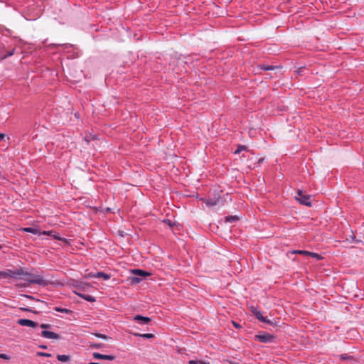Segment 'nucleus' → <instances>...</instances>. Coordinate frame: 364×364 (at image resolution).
Masks as SVG:
<instances>
[{
  "instance_id": "obj_30",
  "label": "nucleus",
  "mask_w": 364,
  "mask_h": 364,
  "mask_svg": "<svg viewBox=\"0 0 364 364\" xmlns=\"http://www.w3.org/2000/svg\"><path fill=\"white\" fill-rule=\"evenodd\" d=\"M239 220L238 217L237 216H229L225 218V220L227 222H234L237 221Z\"/></svg>"
},
{
  "instance_id": "obj_5",
  "label": "nucleus",
  "mask_w": 364,
  "mask_h": 364,
  "mask_svg": "<svg viewBox=\"0 0 364 364\" xmlns=\"http://www.w3.org/2000/svg\"><path fill=\"white\" fill-rule=\"evenodd\" d=\"M295 199L301 204L306 206H311V197L309 195H304L301 190H298Z\"/></svg>"
},
{
  "instance_id": "obj_2",
  "label": "nucleus",
  "mask_w": 364,
  "mask_h": 364,
  "mask_svg": "<svg viewBox=\"0 0 364 364\" xmlns=\"http://www.w3.org/2000/svg\"><path fill=\"white\" fill-rule=\"evenodd\" d=\"M21 275L26 276V278H22L23 280L28 282V284H38L42 287H46L49 284L54 285L56 284L53 280L44 279L43 277L30 273L23 269V274Z\"/></svg>"
},
{
  "instance_id": "obj_3",
  "label": "nucleus",
  "mask_w": 364,
  "mask_h": 364,
  "mask_svg": "<svg viewBox=\"0 0 364 364\" xmlns=\"http://www.w3.org/2000/svg\"><path fill=\"white\" fill-rule=\"evenodd\" d=\"M23 274V269L19 268L16 270L11 269H6L4 271H0V279H7V278H17V276H19Z\"/></svg>"
},
{
  "instance_id": "obj_23",
  "label": "nucleus",
  "mask_w": 364,
  "mask_h": 364,
  "mask_svg": "<svg viewBox=\"0 0 364 364\" xmlns=\"http://www.w3.org/2000/svg\"><path fill=\"white\" fill-rule=\"evenodd\" d=\"M134 336H139V337H141L144 338H151L154 337V334H152V333H144V334L134 333Z\"/></svg>"
},
{
  "instance_id": "obj_36",
  "label": "nucleus",
  "mask_w": 364,
  "mask_h": 364,
  "mask_svg": "<svg viewBox=\"0 0 364 364\" xmlns=\"http://www.w3.org/2000/svg\"><path fill=\"white\" fill-rule=\"evenodd\" d=\"M0 358L9 360L11 359V356L5 353H0Z\"/></svg>"
},
{
  "instance_id": "obj_16",
  "label": "nucleus",
  "mask_w": 364,
  "mask_h": 364,
  "mask_svg": "<svg viewBox=\"0 0 364 364\" xmlns=\"http://www.w3.org/2000/svg\"><path fill=\"white\" fill-rule=\"evenodd\" d=\"M260 321L271 325L272 326H278L277 321L274 320H270L267 316H264V320Z\"/></svg>"
},
{
  "instance_id": "obj_4",
  "label": "nucleus",
  "mask_w": 364,
  "mask_h": 364,
  "mask_svg": "<svg viewBox=\"0 0 364 364\" xmlns=\"http://www.w3.org/2000/svg\"><path fill=\"white\" fill-rule=\"evenodd\" d=\"M276 339V336L268 333H263L257 334L254 337L255 341H259L263 343H270L274 342Z\"/></svg>"
},
{
  "instance_id": "obj_24",
  "label": "nucleus",
  "mask_w": 364,
  "mask_h": 364,
  "mask_svg": "<svg viewBox=\"0 0 364 364\" xmlns=\"http://www.w3.org/2000/svg\"><path fill=\"white\" fill-rule=\"evenodd\" d=\"M341 360H353V357L351 355H349L348 354H342L340 356Z\"/></svg>"
},
{
  "instance_id": "obj_20",
  "label": "nucleus",
  "mask_w": 364,
  "mask_h": 364,
  "mask_svg": "<svg viewBox=\"0 0 364 364\" xmlns=\"http://www.w3.org/2000/svg\"><path fill=\"white\" fill-rule=\"evenodd\" d=\"M128 279L132 285L138 284L141 281V279L138 277H129Z\"/></svg>"
},
{
  "instance_id": "obj_11",
  "label": "nucleus",
  "mask_w": 364,
  "mask_h": 364,
  "mask_svg": "<svg viewBox=\"0 0 364 364\" xmlns=\"http://www.w3.org/2000/svg\"><path fill=\"white\" fill-rule=\"evenodd\" d=\"M116 231H112V233L119 237H124V236H130L132 235L133 229H127L128 232H125L122 229H114Z\"/></svg>"
},
{
  "instance_id": "obj_44",
  "label": "nucleus",
  "mask_w": 364,
  "mask_h": 364,
  "mask_svg": "<svg viewBox=\"0 0 364 364\" xmlns=\"http://www.w3.org/2000/svg\"><path fill=\"white\" fill-rule=\"evenodd\" d=\"M229 363H230V364H239L237 362L232 361V360L230 361Z\"/></svg>"
},
{
  "instance_id": "obj_1",
  "label": "nucleus",
  "mask_w": 364,
  "mask_h": 364,
  "mask_svg": "<svg viewBox=\"0 0 364 364\" xmlns=\"http://www.w3.org/2000/svg\"><path fill=\"white\" fill-rule=\"evenodd\" d=\"M19 230H23L24 232L32 233L33 235H43L50 236L55 240L63 242L64 247L70 246L71 241H72L71 239H68V238L61 237L60 235L59 232H58L57 231L53 230H48V231H46V230L41 231V229H19Z\"/></svg>"
},
{
  "instance_id": "obj_45",
  "label": "nucleus",
  "mask_w": 364,
  "mask_h": 364,
  "mask_svg": "<svg viewBox=\"0 0 364 364\" xmlns=\"http://www.w3.org/2000/svg\"><path fill=\"white\" fill-rule=\"evenodd\" d=\"M262 237H266V238H268V237H269V236H265V237L262 236Z\"/></svg>"
},
{
  "instance_id": "obj_9",
  "label": "nucleus",
  "mask_w": 364,
  "mask_h": 364,
  "mask_svg": "<svg viewBox=\"0 0 364 364\" xmlns=\"http://www.w3.org/2000/svg\"><path fill=\"white\" fill-rule=\"evenodd\" d=\"M41 336L46 338L49 339H60V336L55 332L43 330L41 333Z\"/></svg>"
},
{
  "instance_id": "obj_34",
  "label": "nucleus",
  "mask_w": 364,
  "mask_h": 364,
  "mask_svg": "<svg viewBox=\"0 0 364 364\" xmlns=\"http://www.w3.org/2000/svg\"><path fill=\"white\" fill-rule=\"evenodd\" d=\"M90 346L92 348L99 349L103 346L102 343H91Z\"/></svg>"
},
{
  "instance_id": "obj_19",
  "label": "nucleus",
  "mask_w": 364,
  "mask_h": 364,
  "mask_svg": "<svg viewBox=\"0 0 364 364\" xmlns=\"http://www.w3.org/2000/svg\"><path fill=\"white\" fill-rule=\"evenodd\" d=\"M54 310L58 311V312H60V313H65V314H73V311L72 310L68 309H65V308H62V307H60V306H55L54 308Z\"/></svg>"
},
{
  "instance_id": "obj_21",
  "label": "nucleus",
  "mask_w": 364,
  "mask_h": 364,
  "mask_svg": "<svg viewBox=\"0 0 364 364\" xmlns=\"http://www.w3.org/2000/svg\"><path fill=\"white\" fill-rule=\"evenodd\" d=\"M350 236V238H346V240H348L350 241V242H362V240L360 238V239H357L353 231L351 230V235H349Z\"/></svg>"
},
{
  "instance_id": "obj_28",
  "label": "nucleus",
  "mask_w": 364,
  "mask_h": 364,
  "mask_svg": "<svg viewBox=\"0 0 364 364\" xmlns=\"http://www.w3.org/2000/svg\"><path fill=\"white\" fill-rule=\"evenodd\" d=\"M188 364H210L209 362L204 361V360H189Z\"/></svg>"
},
{
  "instance_id": "obj_14",
  "label": "nucleus",
  "mask_w": 364,
  "mask_h": 364,
  "mask_svg": "<svg viewBox=\"0 0 364 364\" xmlns=\"http://www.w3.org/2000/svg\"><path fill=\"white\" fill-rule=\"evenodd\" d=\"M78 296H80V298L85 299V301H89V302H95L96 301V299L95 297L91 296V295H89V294H81V293H75Z\"/></svg>"
},
{
  "instance_id": "obj_8",
  "label": "nucleus",
  "mask_w": 364,
  "mask_h": 364,
  "mask_svg": "<svg viewBox=\"0 0 364 364\" xmlns=\"http://www.w3.org/2000/svg\"><path fill=\"white\" fill-rule=\"evenodd\" d=\"M133 320L141 325L149 324L151 321V318L150 317L144 316L139 314L134 316Z\"/></svg>"
},
{
  "instance_id": "obj_35",
  "label": "nucleus",
  "mask_w": 364,
  "mask_h": 364,
  "mask_svg": "<svg viewBox=\"0 0 364 364\" xmlns=\"http://www.w3.org/2000/svg\"><path fill=\"white\" fill-rule=\"evenodd\" d=\"M246 147L245 146H239L237 149L235 151V154H240L242 150H245Z\"/></svg>"
},
{
  "instance_id": "obj_18",
  "label": "nucleus",
  "mask_w": 364,
  "mask_h": 364,
  "mask_svg": "<svg viewBox=\"0 0 364 364\" xmlns=\"http://www.w3.org/2000/svg\"><path fill=\"white\" fill-rule=\"evenodd\" d=\"M90 284L87 282H80L79 284L76 285L75 287L79 290H85L90 287Z\"/></svg>"
},
{
  "instance_id": "obj_32",
  "label": "nucleus",
  "mask_w": 364,
  "mask_h": 364,
  "mask_svg": "<svg viewBox=\"0 0 364 364\" xmlns=\"http://www.w3.org/2000/svg\"><path fill=\"white\" fill-rule=\"evenodd\" d=\"M36 355L39 356V357H50L51 354L48 353H44V352H38L36 353Z\"/></svg>"
},
{
  "instance_id": "obj_17",
  "label": "nucleus",
  "mask_w": 364,
  "mask_h": 364,
  "mask_svg": "<svg viewBox=\"0 0 364 364\" xmlns=\"http://www.w3.org/2000/svg\"><path fill=\"white\" fill-rule=\"evenodd\" d=\"M97 278H102L105 280H108L110 279L111 275L103 272H98L96 273Z\"/></svg>"
},
{
  "instance_id": "obj_10",
  "label": "nucleus",
  "mask_w": 364,
  "mask_h": 364,
  "mask_svg": "<svg viewBox=\"0 0 364 364\" xmlns=\"http://www.w3.org/2000/svg\"><path fill=\"white\" fill-rule=\"evenodd\" d=\"M93 358L95 359L114 360L116 358L115 355H104L97 352H95L92 354Z\"/></svg>"
},
{
  "instance_id": "obj_12",
  "label": "nucleus",
  "mask_w": 364,
  "mask_h": 364,
  "mask_svg": "<svg viewBox=\"0 0 364 364\" xmlns=\"http://www.w3.org/2000/svg\"><path fill=\"white\" fill-rule=\"evenodd\" d=\"M250 311L259 321L264 320L262 312L257 307L251 306Z\"/></svg>"
},
{
  "instance_id": "obj_13",
  "label": "nucleus",
  "mask_w": 364,
  "mask_h": 364,
  "mask_svg": "<svg viewBox=\"0 0 364 364\" xmlns=\"http://www.w3.org/2000/svg\"><path fill=\"white\" fill-rule=\"evenodd\" d=\"M132 272L135 275L143 277H146L151 275V273H149L146 271L142 270V269H134L132 270Z\"/></svg>"
},
{
  "instance_id": "obj_6",
  "label": "nucleus",
  "mask_w": 364,
  "mask_h": 364,
  "mask_svg": "<svg viewBox=\"0 0 364 364\" xmlns=\"http://www.w3.org/2000/svg\"><path fill=\"white\" fill-rule=\"evenodd\" d=\"M17 323L21 326H28L31 328H36L38 326V323L27 318H20L17 321Z\"/></svg>"
},
{
  "instance_id": "obj_26",
  "label": "nucleus",
  "mask_w": 364,
  "mask_h": 364,
  "mask_svg": "<svg viewBox=\"0 0 364 364\" xmlns=\"http://www.w3.org/2000/svg\"><path fill=\"white\" fill-rule=\"evenodd\" d=\"M22 296H24L26 298H28L29 299H31V300H36L37 301H41L42 302L43 304L45 305H48L46 302L43 301H41L40 299H36L34 296H31V295H27V294H22L21 295Z\"/></svg>"
},
{
  "instance_id": "obj_22",
  "label": "nucleus",
  "mask_w": 364,
  "mask_h": 364,
  "mask_svg": "<svg viewBox=\"0 0 364 364\" xmlns=\"http://www.w3.org/2000/svg\"><path fill=\"white\" fill-rule=\"evenodd\" d=\"M57 359L60 362H67L70 360V358L68 355H58Z\"/></svg>"
},
{
  "instance_id": "obj_31",
  "label": "nucleus",
  "mask_w": 364,
  "mask_h": 364,
  "mask_svg": "<svg viewBox=\"0 0 364 364\" xmlns=\"http://www.w3.org/2000/svg\"><path fill=\"white\" fill-rule=\"evenodd\" d=\"M95 336L97 338H102V339H104V340H107V339L110 338V337H109L108 336H107L105 334L100 333H95Z\"/></svg>"
},
{
  "instance_id": "obj_46",
  "label": "nucleus",
  "mask_w": 364,
  "mask_h": 364,
  "mask_svg": "<svg viewBox=\"0 0 364 364\" xmlns=\"http://www.w3.org/2000/svg\"><path fill=\"white\" fill-rule=\"evenodd\" d=\"M3 248V246L1 245H0V250H1Z\"/></svg>"
},
{
  "instance_id": "obj_29",
  "label": "nucleus",
  "mask_w": 364,
  "mask_h": 364,
  "mask_svg": "<svg viewBox=\"0 0 364 364\" xmlns=\"http://www.w3.org/2000/svg\"><path fill=\"white\" fill-rule=\"evenodd\" d=\"M218 199H214V200H206L205 203L208 206H213L217 204Z\"/></svg>"
},
{
  "instance_id": "obj_43",
  "label": "nucleus",
  "mask_w": 364,
  "mask_h": 364,
  "mask_svg": "<svg viewBox=\"0 0 364 364\" xmlns=\"http://www.w3.org/2000/svg\"><path fill=\"white\" fill-rule=\"evenodd\" d=\"M40 348L42 349H47L48 347L46 345H42V346H40Z\"/></svg>"
},
{
  "instance_id": "obj_33",
  "label": "nucleus",
  "mask_w": 364,
  "mask_h": 364,
  "mask_svg": "<svg viewBox=\"0 0 364 364\" xmlns=\"http://www.w3.org/2000/svg\"><path fill=\"white\" fill-rule=\"evenodd\" d=\"M41 328L44 329V330H46V329H49V328H52V325L51 324H48V323H42L41 325H38Z\"/></svg>"
},
{
  "instance_id": "obj_37",
  "label": "nucleus",
  "mask_w": 364,
  "mask_h": 364,
  "mask_svg": "<svg viewBox=\"0 0 364 364\" xmlns=\"http://www.w3.org/2000/svg\"><path fill=\"white\" fill-rule=\"evenodd\" d=\"M172 233L173 235H175L176 236H177L178 235H181L180 233V230L181 229H178V228H176V229H171Z\"/></svg>"
},
{
  "instance_id": "obj_41",
  "label": "nucleus",
  "mask_w": 364,
  "mask_h": 364,
  "mask_svg": "<svg viewBox=\"0 0 364 364\" xmlns=\"http://www.w3.org/2000/svg\"><path fill=\"white\" fill-rule=\"evenodd\" d=\"M14 50H11V51L9 52L7 55H6L5 56H4V57L2 58V59H4V58H6V57H8V56H11V55L14 54Z\"/></svg>"
},
{
  "instance_id": "obj_27",
  "label": "nucleus",
  "mask_w": 364,
  "mask_h": 364,
  "mask_svg": "<svg viewBox=\"0 0 364 364\" xmlns=\"http://www.w3.org/2000/svg\"><path fill=\"white\" fill-rule=\"evenodd\" d=\"M308 256H311L312 258H315L317 260H320L322 259L321 255H320L319 254L316 253V252H309V254L308 255Z\"/></svg>"
},
{
  "instance_id": "obj_7",
  "label": "nucleus",
  "mask_w": 364,
  "mask_h": 364,
  "mask_svg": "<svg viewBox=\"0 0 364 364\" xmlns=\"http://www.w3.org/2000/svg\"><path fill=\"white\" fill-rule=\"evenodd\" d=\"M214 232L225 240L231 239L232 229H215Z\"/></svg>"
},
{
  "instance_id": "obj_40",
  "label": "nucleus",
  "mask_w": 364,
  "mask_h": 364,
  "mask_svg": "<svg viewBox=\"0 0 364 364\" xmlns=\"http://www.w3.org/2000/svg\"><path fill=\"white\" fill-rule=\"evenodd\" d=\"M262 69H263L264 70H273L274 67L273 66H262Z\"/></svg>"
},
{
  "instance_id": "obj_38",
  "label": "nucleus",
  "mask_w": 364,
  "mask_h": 364,
  "mask_svg": "<svg viewBox=\"0 0 364 364\" xmlns=\"http://www.w3.org/2000/svg\"><path fill=\"white\" fill-rule=\"evenodd\" d=\"M85 277L87 278H97L96 273L90 272L88 273Z\"/></svg>"
},
{
  "instance_id": "obj_15",
  "label": "nucleus",
  "mask_w": 364,
  "mask_h": 364,
  "mask_svg": "<svg viewBox=\"0 0 364 364\" xmlns=\"http://www.w3.org/2000/svg\"><path fill=\"white\" fill-rule=\"evenodd\" d=\"M296 254L308 256V255L309 254V252L306 251V250H292V251L288 252L287 253V255L288 257L290 258L291 255H296Z\"/></svg>"
},
{
  "instance_id": "obj_39",
  "label": "nucleus",
  "mask_w": 364,
  "mask_h": 364,
  "mask_svg": "<svg viewBox=\"0 0 364 364\" xmlns=\"http://www.w3.org/2000/svg\"><path fill=\"white\" fill-rule=\"evenodd\" d=\"M232 323L235 328H240L242 326L235 321H232Z\"/></svg>"
},
{
  "instance_id": "obj_42",
  "label": "nucleus",
  "mask_w": 364,
  "mask_h": 364,
  "mask_svg": "<svg viewBox=\"0 0 364 364\" xmlns=\"http://www.w3.org/2000/svg\"><path fill=\"white\" fill-rule=\"evenodd\" d=\"M164 225H168V226H172L171 223V221L168 220L167 221H164Z\"/></svg>"
},
{
  "instance_id": "obj_25",
  "label": "nucleus",
  "mask_w": 364,
  "mask_h": 364,
  "mask_svg": "<svg viewBox=\"0 0 364 364\" xmlns=\"http://www.w3.org/2000/svg\"><path fill=\"white\" fill-rule=\"evenodd\" d=\"M20 310L21 311H26V312H31V313H33L34 314H38L39 312L36 311V310H33L30 308H28V307H21L20 308Z\"/></svg>"
}]
</instances>
